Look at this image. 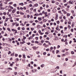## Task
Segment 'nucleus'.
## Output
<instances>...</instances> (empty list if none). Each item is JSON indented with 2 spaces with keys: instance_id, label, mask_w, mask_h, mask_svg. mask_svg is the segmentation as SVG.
<instances>
[{
  "instance_id": "1",
  "label": "nucleus",
  "mask_w": 76,
  "mask_h": 76,
  "mask_svg": "<svg viewBox=\"0 0 76 76\" xmlns=\"http://www.w3.org/2000/svg\"><path fill=\"white\" fill-rule=\"evenodd\" d=\"M11 30L12 31L15 32L14 35H16V34H18V31L16 30V29H12Z\"/></svg>"
},
{
  "instance_id": "2",
  "label": "nucleus",
  "mask_w": 76,
  "mask_h": 76,
  "mask_svg": "<svg viewBox=\"0 0 76 76\" xmlns=\"http://www.w3.org/2000/svg\"><path fill=\"white\" fill-rule=\"evenodd\" d=\"M21 34H25V32L24 31H20Z\"/></svg>"
},
{
  "instance_id": "3",
  "label": "nucleus",
  "mask_w": 76,
  "mask_h": 76,
  "mask_svg": "<svg viewBox=\"0 0 76 76\" xmlns=\"http://www.w3.org/2000/svg\"><path fill=\"white\" fill-rule=\"evenodd\" d=\"M22 50H23V51H24V50H27V49H26V47H24L22 48Z\"/></svg>"
},
{
  "instance_id": "4",
  "label": "nucleus",
  "mask_w": 76,
  "mask_h": 76,
  "mask_svg": "<svg viewBox=\"0 0 76 76\" xmlns=\"http://www.w3.org/2000/svg\"><path fill=\"white\" fill-rule=\"evenodd\" d=\"M56 11L57 10L56 9H54L53 10V13H56Z\"/></svg>"
},
{
  "instance_id": "5",
  "label": "nucleus",
  "mask_w": 76,
  "mask_h": 76,
  "mask_svg": "<svg viewBox=\"0 0 76 76\" xmlns=\"http://www.w3.org/2000/svg\"><path fill=\"white\" fill-rule=\"evenodd\" d=\"M45 18L46 17H47V16H48V15H47V12H45Z\"/></svg>"
},
{
  "instance_id": "6",
  "label": "nucleus",
  "mask_w": 76,
  "mask_h": 76,
  "mask_svg": "<svg viewBox=\"0 0 76 76\" xmlns=\"http://www.w3.org/2000/svg\"><path fill=\"white\" fill-rule=\"evenodd\" d=\"M18 76H22V73H19L18 74Z\"/></svg>"
},
{
  "instance_id": "7",
  "label": "nucleus",
  "mask_w": 76,
  "mask_h": 76,
  "mask_svg": "<svg viewBox=\"0 0 76 76\" xmlns=\"http://www.w3.org/2000/svg\"><path fill=\"white\" fill-rule=\"evenodd\" d=\"M7 30H8L9 32H11V30H10V28L9 27H8L7 28Z\"/></svg>"
},
{
  "instance_id": "8",
  "label": "nucleus",
  "mask_w": 76,
  "mask_h": 76,
  "mask_svg": "<svg viewBox=\"0 0 76 76\" xmlns=\"http://www.w3.org/2000/svg\"><path fill=\"white\" fill-rule=\"evenodd\" d=\"M19 5V6H20V5H21V6H23V3H19L18 4Z\"/></svg>"
},
{
  "instance_id": "9",
  "label": "nucleus",
  "mask_w": 76,
  "mask_h": 76,
  "mask_svg": "<svg viewBox=\"0 0 76 76\" xmlns=\"http://www.w3.org/2000/svg\"><path fill=\"white\" fill-rule=\"evenodd\" d=\"M22 61H23V63H25V59H22Z\"/></svg>"
},
{
  "instance_id": "10",
  "label": "nucleus",
  "mask_w": 76,
  "mask_h": 76,
  "mask_svg": "<svg viewBox=\"0 0 76 76\" xmlns=\"http://www.w3.org/2000/svg\"><path fill=\"white\" fill-rule=\"evenodd\" d=\"M28 39L29 40H30L31 39H33V37L32 36H31L29 38H28Z\"/></svg>"
},
{
  "instance_id": "11",
  "label": "nucleus",
  "mask_w": 76,
  "mask_h": 76,
  "mask_svg": "<svg viewBox=\"0 0 76 76\" xmlns=\"http://www.w3.org/2000/svg\"><path fill=\"white\" fill-rule=\"evenodd\" d=\"M34 6L35 7H38V4H34Z\"/></svg>"
},
{
  "instance_id": "12",
  "label": "nucleus",
  "mask_w": 76,
  "mask_h": 76,
  "mask_svg": "<svg viewBox=\"0 0 76 76\" xmlns=\"http://www.w3.org/2000/svg\"><path fill=\"white\" fill-rule=\"evenodd\" d=\"M32 48H33V49L34 50H35V49H37V48L36 47V46H34L32 47Z\"/></svg>"
},
{
  "instance_id": "13",
  "label": "nucleus",
  "mask_w": 76,
  "mask_h": 76,
  "mask_svg": "<svg viewBox=\"0 0 76 76\" xmlns=\"http://www.w3.org/2000/svg\"><path fill=\"white\" fill-rule=\"evenodd\" d=\"M38 19L39 20V21H41V20H42V18H41L38 17Z\"/></svg>"
},
{
  "instance_id": "14",
  "label": "nucleus",
  "mask_w": 76,
  "mask_h": 76,
  "mask_svg": "<svg viewBox=\"0 0 76 76\" xmlns=\"http://www.w3.org/2000/svg\"><path fill=\"white\" fill-rule=\"evenodd\" d=\"M75 23H73L72 24V26H73V27H72V28L73 27V26H75Z\"/></svg>"
},
{
  "instance_id": "15",
  "label": "nucleus",
  "mask_w": 76,
  "mask_h": 76,
  "mask_svg": "<svg viewBox=\"0 0 76 76\" xmlns=\"http://www.w3.org/2000/svg\"><path fill=\"white\" fill-rule=\"evenodd\" d=\"M49 47V45H46L45 46V47L46 48H47V47Z\"/></svg>"
},
{
  "instance_id": "16",
  "label": "nucleus",
  "mask_w": 76,
  "mask_h": 76,
  "mask_svg": "<svg viewBox=\"0 0 76 76\" xmlns=\"http://www.w3.org/2000/svg\"><path fill=\"white\" fill-rule=\"evenodd\" d=\"M73 40L74 41V42H76V39L74 38H73Z\"/></svg>"
},
{
  "instance_id": "17",
  "label": "nucleus",
  "mask_w": 76,
  "mask_h": 76,
  "mask_svg": "<svg viewBox=\"0 0 76 76\" xmlns=\"http://www.w3.org/2000/svg\"><path fill=\"white\" fill-rule=\"evenodd\" d=\"M20 25L21 26H25V25L23 24V23H21L20 24Z\"/></svg>"
},
{
  "instance_id": "18",
  "label": "nucleus",
  "mask_w": 76,
  "mask_h": 76,
  "mask_svg": "<svg viewBox=\"0 0 76 76\" xmlns=\"http://www.w3.org/2000/svg\"><path fill=\"white\" fill-rule=\"evenodd\" d=\"M45 66V65H44V64H42V65H41V67H44Z\"/></svg>"
},
{
  "instance_id": "19",
  "label": "nucleus",
  "mask_w": 76,
  "mask_h": 76,
  "mask_svg": "<svg viewBox=\"0 0 76 76\" xmlns=\"http://www.w3.org/2000/svg\"><path fill=\"white\" fill-rule=\"evenodd\" d=\"M8 19H9V18H7L5 20V22H7V20H8Z\"/></svg>"
},
{
  "instance_id": "20",
  "label": "nucleus",
  "mask_w": 76,
  "mask_h": 76,
  "mask_svg": "<svg viewBox=\"0 0 76 76\" xmlns=\"http://www.w3.org/2000/svg\"><path fill=\"white\" fill-rule=\"evenodd\" d=\"M8 41L9 42H11V41H12V39H10V38L8 39Z\"/></svg>"
},
{
  "instance_id": "21",
  "label": "nucleus",
  "mask_w": 76,
  "mask_h": 76,
  "mask_svg": "<svg viewBox=\"0 0 76 76\" xmlns=\"http://www.w3.org/2000/svg\"><path fill=\"white\" fill-rule=\"evenodd\" d=\"M20 15H24V13L22 12H20Z\"/></svg>"
},
{
  "instance_id": "22",
  "label": "nucleus",
  "mask_w": 76,
  "mask_h": 76,
  "mask_svg": "<svg viewBox=\"0 0 76 76\" xmlns=\"http://www.w3.org/2000/svg\"><path fill=\"white\" fill-rule=\"evenodd\" d=\"M66 15L67 16H70V14L69 13H68Z\"/></svg>"
},
{
  "instance_id": "23",
  "label": "nucleus",
  "mask_w": 76,
  "mask_h": 76,
  "mask_svg": "<svg viewBox=\"0 0 76 76\" xmlns=\"http://www.w3.org/2000/svg\"><path fill=\"white\" fill-rule=\"evenodd\" d=\"M2 19H6V17L5 16H3L2 17Z\"/></svg>"
},
{
  "instance_id": "24",
  "label": "nucleus",
  "mask_w": 76,
  "mask_h": 76,
  "mask_svg": "<svg viewBox=\"0 0 76 76\" xmlns=\"http://www.w3.org/2000/svg\"><path fill=\"white\" fill-rule=\"evenodd\" d=\"M69 3V4H72V1H69L68 2Z\"/></svg>"
},
{
  "instance_id": "25",
  "label": "nucleus",
  "mask_w": 76,
  "mask_h": 76,
  "mask_svg": "<svg viewBox=\"0 0 76 76\" xmlns=\"http://www.w3.org/2000/svg\"><path fill=\"white\" fill-rule=\"evenodd\" d=\"M5 50L6 51H8V50H9V48H5Z\"/></svg>"
},
{
  "instance_id": "26",
  "label": "nucleus",
  "mask_w": 76,
  "mask_h": 76,
  "mask_svg": "<svg viewBox=\"0 0 76 76\" xmlns=\"http://www.w3.org/2000/svg\"><path fill=\"white\" fill-rule=\"evenodd\" d=\"M71 53L72 54H75V52L73 51H71Z\"/></svg>"
},
{
  "instance_id": "27",
  "label": "nucleus",
  "mask_w": 76,
  "mask_h": 76,
  "mask_svg": "<svg viewBox=\"0 0 76 76\" xmlns=\"http://www.w3.org/2000/svg\"><path fill=\"white\" fill-rule=\"evenodd\" d=\"M54 39L55 40V41H57V40H58V38L57 37H56Z\"/></svg>"
},
{
  "instance_id": "28",
  "label": "nucleus",
  "mask_w": 76,
  "mask_h": 76,
  "mask_svg": "<svg viewBox=\"0 0 76 76\" xmlns=\"http://www.w3.org/2000/svg\"><path fill=\"white\" fill-rule=\"evenodd\" d=\"M41 42L42 43H43V42H44V41L43 40H42L41 41Z\"/></svg>"
},
{
  "instance_id": "29",
  "label": "nucleus",
  "mask_w": 76,
  "mask_h": 76,
  "mask_svg": "<svg viewBox=\"0 0 76 76\" xmlns=\"http://www.w3.org/2000/svg\"><path fill=\"white\" fill-rule=\"evenodd\" d=\"M63 37H65V38H67V35H64Z\"/></svg>"
},
{
  "instance_id": "30",
  "label": "nucleus",
  "mask_w": 76,
  "mask_h": 76,
  "mask_svg": "<svg viewBox=\"0 0 76 76\" xmlns=\"http://www.w3.org/2000/svg\"><path fill=\"white\" fill-rule=\"evenodd\" d=\"M31 31H34V28H31Z\"/></svg>"
},
{
  "instance_id": "31",
  "label": "nucleus",
  "mask_w": 76,
  "mask_h": 76,
  "mask_svg": "<svg viewBox=\"0 0 76 76\" xmlns=\"http://www.w3.org/2000/svg\"><path fill=\"white\" fill-rule=\"evenodd\" d=\"M35 43V44H38V43H39V42H38V41H35L34 42Z\"/></svg>"
},
{
  "instance_id": "32",
  "label": "nucleus",
  "mask_w": 76,
  "mask_h": 76,
  "mask_svg": "<svg viewBox=\"0 0 76 76\" xmlns=\"http://www.w3.org/2000/svg\"><path fill=\"white\" fill-rule=\"evenodd\" d=\"M3 14L5 16H6V12H4L3 13Z\"/></svg>"
},
{
  "instance_id": "33",
  "label": "nucleus",
  "mask_w": 76,
  "mask_h": 76,
  "mask_svg": "<svg viewBox=\"0 0 76 76\" xmlns=\"http://www.w3.org/2000/svg\"><path fill=\"white\" fill-rule=\"evenodd\" d=\"M59 48H60V45H58V46L57 47V48L58 49Z\"/></svg>"
},
{
  "instance_id": "34",
  "label": "nucleus",
  "mask_w": 76,
  "mask_h": 76,
  "mask_svg": "<svg viewBox=\"0 0 76 76\" xmlns=\"http://www.w3.org/2000/svg\"><path fill=\"white\" fill-rule=\"evenodd\" d=\"M58 13H60V14H62V13H61V11H59L58 12Z\"/></svg>"
},
{
  "instance_id": "35",
  "label": "nucleus",
  "mask_w": 76,
  "mask_h": 76,
  "mask_svg": "<svg viewBox=\"0 0 76 76\" xmlns=\"http://www.w3.org/2000/svg\"><path fill=\"white\" fill-rule=\"evenodd\" d=\"M18 54H15V56L16 57H18Z\"/></svg>"
},
{
  "instance_id": "36",
  "label": "nucleus",
  "mask_w": 76,
  "mask_h": 76,
  "mask_svg": "<svg viewBox=\"0 0 76 76\" xmlns=\"http://www.w3.org/2000/svg\"><path fill=\"white\" fill-rule=\"evenodd\" d=\"M26 37L23 36V39L24 40H25V39H26Z\"/></svg>"
},
{
  "instance_id": "37",
  "label": "nucleus",
  "mask_w": 76,
  "mask_h": 76,
  "mask_svg": "<svg viewBox=\"0 0 76 76\" xmlns=\"http://www.w3.org/2000/svg\"><path fill=\"white\" fill-rule=\"evenodd\" d=\"M17 74H18V73H17V72H14V75L15 76H16V75H17Z\"/></svg>"
},
{
  "instance_id": "38",
  "label": "nucleus",
  "mask_w": 76,
  "mask_h": 76,
  "mask_svg": "<svg viewBox=\"0 0 76 76\" xmlns=\"http://www.w3.org/2000/svg\"><path fill=\"white\" fill-rule=\"evenodd\" d=\"M12 25H13V26H14V25H15V24H16V23H12Z\"/></svg>"
},
{
  "instance_id": "39",
  "label": "nucleus",
  "mask_w": 76,
  "mask_h": 76,
  "mask_svg": "<svg viewBox=\"0 0 76 76\" xmlns=\"http://www.w3.org/2000/svg\"><path fill=\"white\" fill-rule=\"evenodd\" d=\"M23 58H26V57L25 56V55H23Z\"/></svg>"
},
{
  "instance_id": "40",
  "label": "nucleus",
  "mask_w": 76,
  "mask_h": 76,
  "mask_svg": "<svg viewBox=\"0 0 76 76\" xmlns=\"http://www.w3.org/2000/svg\"><path fill=\"white\" fill-rule=\"evenodd\" d=\"M68 4H64V6L66 7V6H67Z\"/></svg>"
},
{
  "instance_id": "41",
  "label": "nucleus",
  "mask_w": 76,
  "mask_h": 76,
  "mask_svg": "<svg viewBox=\"0 0 76 76\" xmlns=\"http://www.w3.org/2000/svg\"><path fill=\"white\" fill-rule=\"evenodd\" d=\"M35 39L37 41V40L38 39V37H36L35 38Z\"/></svg>"
},
{
  "instance_id": "42",
  "label": "nucleus",
  "mask_w": 76,
  "mask_h": 76,
  "mask_svg": "<svg viewBox=\"0 0 76 76\" xmlns=\"http://www.w3.org/2000/svg\"><path fill=\"white\" fill-rule=\"evenodd\" d=\"M59 50H56V54H58V53H59Z\"/></svg>"
},
{
  "instance_id": "43",
  "label": "nucleus",
  "mask_w": 76,
  "mask_h": 76,
  "mask_svg": "<svg viewBox=\"0 0 76 76\" xmlns=\"http://www.w3.org/2000/svg\"><path fill=\"white\" fill-rule=\"evenodd\" d=\"M23 18H26V15H24L23 16Z\"/></svg>"
},
{
  "instance_id": "44",
  "label": "nucleus",
  "mask_w": 76,
  "mask_h": 76,
  "mask_svg": "<svg viewBox=\"0 0 76 76\" xmlns=\"http://www.w3.org/2000/svg\"><path fill=\"white\" fill-rule=\"evenodd\" d=\"M27 17L28 18H29L30 17V15H27Z\"/></svg>"
},
{
  "instance_id": "45",
  "label": "nucleus",
  "mask_w": 76,
  "mask_h": 76,
  "mask_svg": "<svg viewBox=\"0 0 76 76\" xmlns=\"http://www.w3.org/2000/svg\"><path fill=\"white\" fill-rule=\"evenodd\" d=\"M27 66H28V67H31V64H29L27 65Z\"/></svg>"
},
{
  "instance_id": "46",
  "label": "nucleus",
  "mask_w": 76,
  "mask_h": 76,
  "mask_svg": "<svg viewBox=\"0 0 76 76\" xmlns=\"http://www.w3.org/2000/svg\"><path fill=\"white\" fill-rule=\"evenodd\" d=\"M52 3H55V1H51Z\"/></svg>"
},
{
  "instance_id": "47",
  "label": "nucleus",
  "mask_w": 76,
  "mask_h": 76,
  "mask_svg": "<svg viewBox=\"0 0 76 76\" xmlns=\"http://www.w3.org/2000/svg\"><path fill=\"white\" fill-rule=\"evenodd\" d=\"M61 34H64V32H63V30H62L61 31Z\"/></svg>"
},
{
  "instance_id": "48",
  "label": "nucleus",
  "mask_w": 76,
  "mask_h": 76,
  "mask_svg": "<svg viewBox=\"0 0 76 76\" xmlns=\"http://www.w3.org/2000/svg\"><path fill=\"white\" fill-rule=\"evenodd\" d=\"M68 23L69 25V24H71V22H70V21H69L68 22Z\"/></svg>"
},
{
  "instance_id": "49",
  "label": "nucleus",
  "mask_w": 76,
  "mask_h": 76,
  "mask_svg": "<svg viewBox=\"0 0 76 76\" xmlns=\"http://www.w3.org/2000/svg\"><path fill=\"white\" fill-rule=\"evenodd\" d=\"M13 6H14V7H16V6H17V5H16V4H14L13 5Z\"/></svg>"
},
{
  "instance_id": "50",
  "label": "nucleus",
  "mask_w": 76,
  "mask_h": 76,
  "mask_svg": "<svg viewBox=\"0 0 76 76\" xmlns=\"http://www.w3.org/2000/svg\"><path fill=\"white\" fill-rule=\"evenodd\" d=\"M8 69H9V70H12V69L11 68H8Z\"/></svg>"
},
{
  "instance_id": "51",
  "label": "nucleus",
  "mask_w": 76,
  "mask_h": 76,
  "mask_svg": "<svg viewBox=\"0 0 76 76\" xmlns=\"http://www.w3.org/2000/svg\"><path fill=\"white\" fill-rule=\"evenodd\" d=\"M43 21L45 22H47V20L46 19L43 20Z\"/></svg>"
},
{
  "instance_id": "52",
  "label": "nucleus",
  "mask_w": 76,
  "mask_h": 76,
  "mask_svg": "<svg viewBox=\"0 0 76 76\" xmlns=\"http://www.w3.org/2000/svg\"><path fill=\"white\" fill-rule=\"evenodd\" d=\"M9 4H13V2H10L9 3Z\"/></svg>"
},
{
  "instance_id": "53",
  "label": "nucleus",
  "mask_w": 76,
  "mask_h": 76,
  "mask_svg": "<svg viewBox=\"0 0 76 76\" xmlns=\"http://www.w3.org/2000/svg\"><path fill=\"white\" fill-rule=\"evenodd\" d=\"M19 13H20V12H19V11H18L17 12V14L18 15H19Z\"/></svg>"
},
{
  "instance_id": "54",
  "label": "nucleus",
  "mask_w": 76,
  "mask_h": 76,
  "mask_svg": "<svg viewBox=\"0 0 76 76\" xmlns=\"http://www.w3.org/2000/svg\"><path fill=\"white\" fill-rule=\"evenodd\" d=\"M36 53L37 54H39V51H37L36 52Z\"/></svg>"
},
{
  "instance_id": "55",
  "label": "nucleus",
  "mask_w": 76,
  "mask_h": 76,
  "mask_svg": "<svg viewBox=\"0 0 76 76\" xmlns=\"http://www.w3.org/2000/svg\"><path fill=\"white\" fill-rule=\"evenodd\" d=\"M67 39H65L64 41V42H67Z\"/></svg>"
},
{
  "instance_id": "56",
  "label": "nucleus",
  "mask_w": 76,
  "mask_h": 76,
  "mask_svg": "<svg viewBox=\"0 0 76 76\" xmlns=\"http://www.w3.org/2000/svg\"><path fill=\"white\" fill-rule=\"evenodd\" d=\"M56 30H58V27H57L56 28Z\"/></svg>"
},
{
  "instance_id": "57",
  "label": "nucleus",
  "mask_w": 76,
  "mask_h": 76,
  "mask_svg": "<svg viewBox=\"0 0 76 76\" xmlns=\"http://www.w3.org/2000/svg\"><path fill=\"white\" fill-rule=\"evenodd\" d=\"M11 56H14V53H12L10 55Z\"/></svg>"
},
{
  "instance_id": "58",
  "label": "nucleus",
  "mask_w": 76,
  "mask_h": 76,
  "mask_svg": "<svg viewBox=\"0 0 76 76\" xmlns=\"http://www.w3.org/2000/svg\"><path fill=\"white\" fill-rule=\"evenodd\" d=\"M66 7L69 9V8H70V6L69 5H67L66 6Z\"/></svg>"
},
{
  "instance_id": "59",
  "label": "nucleus",
  "mask_w": 76,
  "mask_h": 76,
  "mask_svg": "<svg viewBox=\"0 0 76 76\" xmlns=\"http://www.w3.org/2000/svg\"><path fill=\"white\" fill-rule=\"evenodd\" d=\"M65 54H66V55H69V52H66L65 53Z\"/></svg>"
},
{
  "instance_id": "60",
  "label": "nucleus",
  "mask_w": 76,
  "mask_h": 76,
  "mask_svg": "<svg viewBox=\"0 0 76 76\" xmlns=\"http://www.w3.org/2000/svg\"><path fill=\"white\" fill-rule=\"evenodd\" d=\"M71 12H72V14H73V13H74V10L71 11Z\"/></svg>"
},
{
  "instance_id": "61",
  "label": "nucleus",
  "mask_w": 76,
  "mask_h": 76,
  "mask_svg": "<svg viewBox=\"0 0 76 76\" xmlns=\"http://www.w3.org/2000/svg\"><path fill=\"white\" fill-rule=\"evenodd\" d=\"M34 9V8L31 7L30 8V10H33Z\"/></svg>"
},
{
  "instance_id": "62",
  "label": "nucleus",
  "mask_w": 76,
  "mask_h": 76,
  "mask_svg": "<svg viewBox=\"0 0 76 76\" xmlns=\"http://www.w3.org/2000/svg\"><path fill=\"white\" fill-rule=\"evenodd\" d=\"M56 68H57L58 69H60V67H59V66H56Z\"/></svg>"
},
{
  "instance_id": "63",
  "label": "nucleus",
  "mask_w": 76,
  "mask_h": 76,
  "mask_svg": "<svg viewBox=\"0 0 76 76\" xmlns=\"http://www.w3.org/2000/svg\"><path fill=\"white\" fill-rule=\"evenodd\" d=\"M46 54H47V53H46V52H44L43 53V54L44 55H46Z\"/></svg>"
},
{
  "instance_id": "64",
  "label": "nucleus",
  "mask_w": 76,
  "mask_h": 76,
  "mask_svg": "<svg viewBox=\"0 0 76 76\" xmlns=\"http://www.w3.org/2000/svg\"><path fill=\"white\" fill-rule=\"evenodd\" d=\"M22 30L24 31L25 30V27H23L22 28Z\"/></svg>"
}]
</instances>
